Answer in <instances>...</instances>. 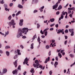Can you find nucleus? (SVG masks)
I'll return each instance as SVG.
<instances>
[{
	"instance_id": "nucleus-8",
	"label": "nucleus",
	"mask_w": 75,
	"mask_h": 75,
	"mask_svg": "<svg viewBox=\"0 0 75 75\" xmlns=\"http://www.w3.org/2000/svg\"><path fill=\"white\" fill-rule=\"evenodd\" d=\"M37 37V36H36V34H35V35L33 36L32 39H31V41L32 40V41H31V42H33L34 40H35V38Z\"/></svg>"
},
{
	"instance_id": "nucleus-52",
	"label": "nucleus",
	"mask_w": 75,
	"mask_h": 75,
	"mask_svg": "<svg viewBox=\"0 0 75 75\" xmlns=\"http://www.w3.org/2000/svg\"><path fill=\"white\" fill-rule=\"evenodd\" d=\"M68 15V13H67L66 14V15L65 16V18H67V16Z\"/></svg>"
},
{
	"instance_id": "nucleus-33",
	"label": "nucleus",
	"mask_w": 75,
	"mask_h": 75,
	"mask_svg": "<svg viewBox=\"0 0 75 75\" xmlns=\"http://www.w3.org/2000/svg\"><path fill=\"white\" fill-rule=\"evenodd\" d=\"M64 33H68V29H66L64 31Z\"/></svg>"
},
{
	"instance_id": "nucleus-18",
	"label": "nucleus",
	"mask_w": 75,
	"mask_h": 75,
	"mask_svg": "<svg viewBox=\"0 0 75 75\" xmlns=\"http://www.w3.org/2000/svg\"><path fill=\"white\" fill-rule=\"evenodd\" d=\"M62 6L61 5H59V6L58 8V10H61V9H62Z\"/></svg>"
},
{
	"instance_id": "nucleus-10",
	"label": "nucleus",
	"mask_w": 75,
	"mask_h": 75,
	"mask_svg": "<svg viewBox=\"0 0 75 75\" xmlns=\"http://www.w3.org/2000/svg\"><path fill=\"white\" fill-rule=\"evenodd\" d=\"M17 60H16L15 62H13V64L14 66H15V67L16 68L17 67Z\"/></svg>"
},
{
	"instance_id": "nucleus-62",
	"label": "nucleus",
	"mask_w": 75,
	"mask_h": 75,
	"mask_svg": "<svg viewBox=\"0 0 75 75\" xmlns=\"http://www.w3.org/2000/svg\"><path fill=\"white\" fill-rule=\"evenodd\" d=\"M71 11H69V12H68V13L69 14H71Z\"/></svg>"
},
{
	"instance_id": "nucleus-38",
	"label": "nucleus",
	"mask_w": 75,
	"mask_h": 75,
	"mask_svg": "<svg viewBox=\"0 0 75 75\" xmlns=\"http://www.w3.org/2000/svg\"><path fill=\"white\" fill-rule=\"evenodd\" d=\"M52 71H50L49 72V74L50 75H51L52 74Z\"/></svg>"
},
{
	"instance_id": "nucleus-11",
	"label": "nucleus",
	"mask_w": 75,
	"mask_h": 75,
	"mask_svg": "<svg viewBox=\"0 0 75 75\" xmlns=\"http://www.w3.org/2000/svg\"><path fill=\"white\" fill-rule=\"evenodd\" d=\"M60 33H62V30L61 29L58 30L57 32V34H60Z\"/></svg>"
},
{
	"instance_id": "nucleus-53",
	"label": "nucleus",
	"mask_w": 75,
	"mask_h": 75,
	"mask_svg": "<svg viewBox=\"0 0 75 75\" xmlns=\"http://www.w3.org/2000/svg\"><path fill=\"white\" fill-rule=\"evenodd\" d=\"M0 54H3V52L2 50H0Z\"/></svg>"
},
{
	"instance_id": "nucleus-30",
	"label": "nucleus",
	"mask_w": 75,
	"mask_h": 75,
	"mask_svg": "<svg viewBox=\"0 0 75 75\" xmlns=\"http://www.w3.org/2000/svg\"><path fill=\"white\" fill-rule=\"evenodd\" d=\"M48 59L47 58L46 59V60L45 61V63H47V62H48Z\"/></svg>"
},
{
	"instance_id": "nucleus-43",
	"label": "nucleus",
	"mask_w": 75,
	"mask_h": 75,
	"mask_svg": "<svg viewBox=\"0 0 75 75\" xmlns=\"http://www.w3.org/2000/svg\"><path fill=\"white\" fill-rule=\"evenodd\" d=\"M75 65V62L73 64H72L71 65V67H72V66H73V65Z\"/></svg>"
},
{
	"instance_id": "nucleus-23",
	"label": "nucleus",
	"mask_w": 75,
	"mask_h": 75,
	"mask_svg": "<svg viewBox=\"0 0 75 75\" xmlns=\"http://www.w3.org/2000/svg\"><path fill=\"white\" fill-rule=\"evenodd\" d=\"M9 34L8 31L7 32L5 33V35H4V37H6L7 35H8Z\"/></svg>"
},
{
	"instance_id": "nucleus-4",
	"label": "nucleus",
	"mask_w": 75,
	"mask_h": 75,
	"mask_svg": "<svg viewBox=\"0 0 75 75\" xmlns=\"http://www.w3.org/2000/svg\"><path fill=\"white\" fill-rule=\"evenodd\" d=\"M25 64H26V65L28 64V59L27 57H26L24 60V62H23V65H25Z\"/></svg>"
},
{
	"instance_id": "nucleus-47",
	"label": "nucleus",
	"mask_w": 75,
	"mask_h": 75,
	"mask_svg": "<svg viewBox=\"0 0 75 75\" xmlns=\"http://www.w3.org/2000/svg\"><path fill=\"white\" fill-rule=\"evenodd\" d=\"M37 12H38V11L37 10H35L34 11V13H37Z\"/></svg>"
},
{
	"instance_id": "nucleus-28",
	"label": "nucleus",
	"mask_w": 75,
	"mask_h": 75,
	"mask_svg": "<svg viewBox=\"0 0 75 75\" xmlns=\"http://www.w3.org/2000/svg\"><path fill=\"white\" fill-rule=\"evenodd\" d=\"M10 47L8 46H7L5 47V49H8V48H10Z\"/></svg>"
},
{
	"instance_id": "nucleus-6",
	"label": "nucleus",
	"mask_w": 75,
	"mask_h": 75,
	"mask_svg": "<svg viewBox=\"0 0 75 75\" xmlns=\"http://www.w3.org/2000/svg\"><path fill=\"white\" fill-rule=\"evenodd\" d=\"M23 21H24L23 19L20 20V22L19 23V25L20 26H22L23 25Z\"/></svg>"
},
{
	"instance_id": "nucleus-57",
	"label": "nucleus",
	"mask_w": 75,
	"mask_h": 75,
	"mask_svg": "<svg viewBox=\"0 0 75 75\" xmlns=\"http://www.w3.org/2000/svg\"><path fill=\"white\" fill-rule=\"evenodd\" d=\"M55 27L56 28H58V24L56 25Z\"/></svg>"
},
{
	"instance_id": "nucleus-59",
	"label": "nucleus",
	"mask_w": 75,
	"mask_h": 75,
	"mask_svg": "<svg viewBox=\"0 0 75 75\" xmlns=\"http://www.w3.org/2000/svg\"><path fill=\"white\" fill-rule=\"evenodd\" d=\"M55 59H56V61H58V57H56V58H55Z\"/></svg>"
},
{
	"instance_id": "nucleus-25",
	"label": "nucleus",
	"mask_w": 75,
	"mask_h": 75,
	"mask_svg": "<svg viewBox=\"0 0 75 75\" xmlns=\"http://www.w3.org/2000/svg\"><path fill=\"white\" fill-rule=\"evenodd\" d=\"M3 1H4V0H2L1 1H0V3L2 4H4V2Z\"/></svg>"
},
{
	"instance_id": "nucleus-16",
	"label": "nucleus",
	"mask_w": 75,
	"mask_h": 75,
	"mask_svg": "<svg viewBox=\"0 0 75 75\" xmlns=\"http://www.w3.org/2000/svg\"><path fill=\"white\" fill-rule=\"evenodd\" d=\"M31 47H30V48L31 49H33L34 48V43H32L31 45Z\"/></svg>"
},
{
	"instance_id": "nucleus-61",
	"label": "nucleus",
	"mask_w": 75,
	"mask_h": 75,
	"mask_svg": "<svg viewBox=\"0 0 75 75\" xmlns=\"http://www.w3.org/2000/svg\"><path fill=\"white\" fill-rule=\"evenodd\" d=\"M17 55H16L14 57V59H16L17 58Z\"/></svg>"
},
{
	"instance_id": "nucleus-60",
	"label": "nucleus",
	"mask_w": 75,
	"mask_h": 75,
	"mask_svg": "<svg viewBox=\"0 0 75 75\" xmlns=\"http://www.w3.org/2000/svg\"><path fill=\"white\" fill-rule=\"evenodd\" d=\"M62 34H64V29H62Z\"/></svg>"
},
{
	"instance_id": "nucleus-37",
	"label": "nucleus",
	"mask_w": 75,
	"mask_h": 75,
	"mask_svg": "<svg viewBox=\"0 0 75 75\" xmlns=\"http://www.w3.org/2000/svg\"><path fill=\"white\" fill-rule=\"evenodd\" d=\"M54 25H55V23H53V24L50 25V26L51 27H53V26H54Z\"/></svg>"
},
{
	"instance_id": "nucleus-45",
	"label": "nucleus",
	"mask_w": 75,
	"mask_h": 75,
	"mask_svg": "<svg viewBox=\"0 0 75 75\" xmlns=\"http://www.w3.org/2000/svg\"><path fill=\"white\" fill-rule=\"evenodd\" d=\"M50 47H54V45H53L52 44V43H51L50 44Z\"/></svg>"
},
{
	"instance_id": "nucleus-56",
	"label": "nucleus",
	"mask_w": 75,
	"mask_h": 75,
	"mask_svg": "<svg viewBox=\"0 0 75 75\" xmlns=\"http://www.w3.org/2000/svg\"><path fill=\"white\" fill-rule=\"evenodd\" d=\"M69 16L71 17V18H72V14H70L69 15Z\"/></svg>"
},
{
	"instance_id": "nucleus-44",
	"label": "nucleus",
	"mask_w": 75,
	"mask_h": 75,
	"mask_svg": "<svg viewBox=\"0 0 75 75\" xmlns=\"http://www.w3.org/2000/svg\"><path fill=\"white\" fill-rule=\"evenodd\" d=\"M5 10H6V11H9V10L8 9H7V8H5Z\"/></svg>"
},
{
	"instance_id": "nucleus-39",
	"label": "nucleus",
	"mask_w": 75,
	"mask_h": 75,
	"mask_svg": "<svg viewBox=\"0 0 75 75\" xmlns=\"http://www.w3.org/2000/svg\"><path fill=\"white\" fill-rule=\"evenodd\" d=\"M47 33H48L47 31L45 32V36H47Z\"/></svg>"
},
{
	"instance_id": "nucleus-3",
	"label": "nucleus",
	"mask_w": 75,
	"mask_h": 75,
	"mask_svg": "<svg viewBox=\"0 0 75 75\" xmlns=\"http://www.w3.org/2000/svg\"><path fill=\"white\" fill-rule=\"evenodd\" d=\"M16 23H14V20L12 19L11 21V22H10L9 23V25H10V27H11V25H12L13 26V28H15V25H16Z\"/></svg>"
},
{
	"instance_id": "nucleus-21",
	"label": "nucleus",
	"mask_w": 75,
	"mask_h": 75,
	"mask_svg": "<svg viewBox=\"0 0 75 75\" xmlns=\"http://www.w3.org/2000/svg\"><path fill=\"white\" fill-rule=\"evenodd\" d=\"M58 55L59 57H60V58H61V57H62V55L61 54V53H59Z\"/></svg>"
},
{
	"instance_id": "nucleus-27",
	"label": "nucleus",
	"mask_w": 75,
	"mask_h": 75,
	"mask_svg": "<svg viewBox=\"0 0 75 75\" xmlns=\"http://www.w3.org/2000/svg\"><path fill=\"white\" fill-rule=\"evenodd\" d=\"M33 71H34V70L33 69V68L31 69L30 70V72L33 73Z\"/></svg>"
},
{
	"instance_id": "nucleus-9",
	"label": "nucleus",
	"mask_w": 75,
	"mask_h": 75,
	"mask_svg": "<svg viewBox=\"0 0 75 75\" xmlns=\"http://www.w3.org/2000/svg\"><path fill=\"white\" fill-rule=\"evenodd\" d=\"M68 10L69 11V10H73V11H74L75 10V8L74 7L72 8H68Z\"/></svg>"
},
{
	"instance_id": "nucleus-64",
	"label": "nucleus",
	"mask_w": 75,
	"mask_h": 75,
	"mask_svg": "<svg viewBox=\"0 0 75 75\" xmlns=\"http://www.w3.org/2000/svg\"><path fill=\"white\" fill-rule=\"evenodd\" d=\"M64 51V50H62L60 52L61 53H62V52H63Z\"/></svg>"
},
{
	"instance_id": "nucleus-26",
	"label": "nucleus",
	"mask_w": 75,
	"mask_h": 75,
	"mask_svg": "<svg viewBox=\"0 0 75 75\" xmlns=\"http://www.w3.org/2000/svg\"><path fill=\"white\" fill-rule=\"evenodd\" d=\"M71 36H74V32H71Z\"/></svg>"
},
{
	"instance_id": "nucleus-22",
	"label": "nucleus",
	"mask_w": 75,
	"mask_h": 75,
	"mask_svg": "<svg viewBox=\"0 0 75 75\" xmlns=\"http://www.w3.org/2000/svg\"><path fill=\"white\" fill-rule=\"evenodd\" d=\"M69 56L70 57H71V58H73L74 57V54H70Z\"/></svg>"
},
{
	"instance_id": "nucleus-7",
	"label": "nucleus",
	"mask_w": 75,
	"mask_h": 75,
	"mask_svg": "<svg viewBox=\"0 0 75 75\" xmlns=\"http://www.w3.org/2000/svg\"><path fill=\"white\" fill-rule=\"evenodd\" d=\"M17 71H18V70L15 69L12 71V73L13 74H16V75H17Z\"/></svg>"
},
{
	"instance_id": "nucleus-1",
	"label": "nucleus",
	"mask_w": 75,
	"mask_h": 75,
	"mask_svg": "<svg viewBox=\"0 0 75 75\" xmlns=\"http://www.w3.org/2000/svg\"><path fill=\"white\" fill-rule=\"evenodd\" d=\"M27 32H28V30L27 28H23L22 29H19L17 35V38H19L21 36L23 37V35H22L23 33H24V35H26Z\"/></svg>"
},
{
	"instance_id": "nucleus-19",
	"label": "nucleus",
	"mask_w": 75,
	"mask_h": 75,
	"mask_svg": "<svg viewBox=\"0 0 75 75\" xmlns=\"http://www.w3.org/2000/svg\"><path fill=\"white\" fill-rule=\"evenodd\" d=\"M69 31L70 32L72 33V32H74V29H69Z\"/></svg>"
},
{
	"instance_id": "nucleus-34",
	"label": "nucleus",
	"mask_w": 75,
	"mask_h": 75,
	"mask_svg": "<svg viewBox=\"0 0 75 75\" xmlns=\"http://www.w3.org/2000/svg\"><path fill=\"white\" fill-rule=\"evenodd\" d=\"M59 13H60L59 11H58L56 12V14L57 15H59Z\"/></svg>"
},
{
	"instance_id": "nucleus-48",
	"label": "nucleus",
	"mask_w": 75,
	"mask_h": 75,
	"mask_svg": "<svg viewBox=\"0 0 75 75\" xmlns=\"http://www.w3.org/2000/svg\"><path fill=\"white\" fill-rule=\"evenodd\" d=\"M38 0H33V1H34L35 3H37L38 2Z\"/></svg>"
},
{
	"instance_id": "nucleus-14",
	"label": "nucleus",
	"mask_w": 75,
	"mask_h": 75,
	"mask_svg": "<svg viewBox=\"0 0 75 75\" xmlns=\"http://www.w3.org/2000/svg\"><path fill=\"white\" fill-rule=\"evenodd\" d=\"M50 22H54L55 21V19L54 18H52L50 19Z\"/></svg>"
},
{
	"instance_id": "nucleus-36",
	"label": "nucleus",
	"mask_w": 75,
	"mask_h": 75,
	"mask_svg": "<svg viewBox=\"0 0 75 75\" xmlns=\"http://www.w3.org/2000/svg\"><path fill=\"white\" fill-rule=\"evenodd\" d=\"M4 7L6 8H7V5L6 4H4Z\"/></svg>"
},
{
	"instance_id": "nucleus-2",
	"label": "nucleus",
	"mask_w": 75,
	"mask_h": 75,
	"mask_svg": "<svg viewBox=\"0 0 75 75\" xmlns=\"http://www.w3.org/2000/svg\"><path fill=\"white\" fill-rule=\"evenodd\" d=\"M33 65L35 68H36V67L37 68H40L41 69L42 68V66L40 65L39 63H38V60H36L35 61V63L33 64Z\"/></svg>"
},
{
	"instance_id": "nucleus-31",
	"label": "nucleus",
	"mask_w": 75,
	"mask_h": 75,
	"mask_svg": "<svg viewBox=\"0 0 75 75\" xmlns=\"http://www.w3.org/2000/svg\"><path fill=\"white\" fill-rule=\"evenodd\" d=\"M38 41V42H40V37H38V39H37Z\"/></svg>"
},
{
	"instance_id": "nucleus-29",
	"label": "nucleus",
	"mask_w": 75,
	"mask_h": 75,
	"mask_svg": "<svg viewBox=\"0 0 75 75\" xmlns=\"http://www.w3.org/2000/svg\"><path fill=\"white\" fill-rule=\"evenodd\" d=\"M20 67H21V66L19 65L18 68V70L19 69H20V70H21V68Z\"/></svg>"
},
{
	"instance_id": "nucleus-35",
	"label": "nucleus",
	"mask_w": 75,
	"mask_h": 75,
	"mask_svg": "<svg viewBox=\"0 0 75 75\" xmlns=\"http://www.w3.org/2000/svg\"><path fill=\"white\" fill-rule=\"evenodd\" d=\"M50 48V46H49L48 45H47L46 46V48L47 49H48V48Z\"/></svg>"
},
{
	"instance_id": "nucleus-49",
	"label": "nucleus",
	"mask_w": 75,
	"mask_h": 75,
	"mask_svg": "<svg viewBox=\"0 0 75 75\" xmlns=\"http://www.w3.org/2000/svg\"><path fill=\"white\" fill-rule=\"evenodd\" d=\"M53 30H54V28H51L50 29V31H53Z\"/></svg>"
},
{
	"instance_id": "nucleus-12",
	"label": "nucleus",
	"mask_w": 75,
	"mask_h": 75,
	"mask_svg": "<svg viewBox=\"0 0 75 75\" xmlns=\"http://www.w3.org/2000/svg\"><path fill=\"white\" fill-rule=\"evenodd\" d=\"M18 8H23V6L19 4L18 6Z\"/></svg>"
},
{
	"instance_id": "nucleus-41",
	"label": "nucleus",
	"mask_w": 75,
	"mask_h": 75,
	"mask_svg": "<svg viewBox=\"0 0 75 75\" xmlns=\"http://www.w3.org/2000/svg\"><path fill=\"white\" fill-rule=\"evenodd\" d=\"M61 19H63V18H64V16H63V15H62V14L61 15V17L60 18Z\"/></svg>"
},
{
	"instance_id": "nucleus-51",
	"label": "nucleus",
	"mask_w": 75,
	"mask_h": 75,
	"mask_svg": "<svg viewBox=\"0 0 75 75\" xmlns=\"http://www.w3.org/2000/svg\"><path fill=\"white\" fill-rule=\"evenodd\" d=\"M64 37H65V40H67V39L68 38V36H67L65 35Z\"/></svg>"
},
{
	"instance_id": "nucleus-15",
	"label": "nucleus",
	"mask_w": 75,
	"mask_h": 75,
	"mask_svg": "<svg viewBox=\"0 0 75 75\" xmlns=\"http://www.w3.org/2000/svg\"><path fill=\"white\" fill-rule=\"evenodd\" d=\"M17 51L18 52V54L19 55H21V53L20 52V50H17Z\"/></svg>"
},
{
	"instance_id": "nucleus-24",
	"label": "nucleus",
	"mask_w": 75,
	"mask_h": 75,
	"mask_svg": "<svg viewBox=\"0 0 75 75\" xmlns=\"http://www.w3.org/2000/svg\"><path fill=\"white\" fill-rule=\"evenodd\" d=\"M8 19L9 20H11V15L9 16L8 17Z\"/></svg>"
},
{
	"instance_id": "nucleus-50",
	"label": "nucleus",
	"mask_w": 75,
	"mask_h": 75,
	"mask_svg": "<svg viewBox=\"0 0 75 75\" xmlns=\"http://www.w3.org/2000/svg\"><path fill=\"white\" fill-rule=\"evenodd\" d=\"M40 33H41L42 34H44V33L42 32V30H41L40 32Z\"/></svg>"
},
{
	"instance_id": "nucleus-46",
	"label": "nucleus",
	"mask_w": 75,
	"mask_h": 75,
	"mask_svg": "<svg viewBox=\"0 0 75 75\" xmlns=\"http://www.w3.org/2000/svg\"><path fill=\"white\" fill-rule=\"evenodd\" d=\"M67 41H68L67 40H66V41H65L64 42V44H65V45H66L67 44Z\"/></svg>"
},
{
	"instance_id": "nucleus-32",
	"label": "nucleus",
	"mask_w": 75,
	"mask_h": 75,
	"mask_svg": "<svg viewBox=\"0 0 75 75\" xmlns=\"http://www.w3.org/2000/svg\"><path fill=\"white\" fill-rule=\"evenodd\" d=\"M37 28H40V24H39L38 23L37 24Z\"/></svg>"
},
{
	"instance_id": "nucleus-58",
	"label": "nucleus",
	"mask_w": 75,
	"mask_h": 75,
	"mask_svg": "<svg viewBox=\"0 0 75 75\" xmlns=\"http://www.w3.org/2000/svg\"><path fill=\"white\" fill-rule=\"evenodd\" d=\"M58 63H57V62H55V64H54L55 65H58Z\"/></svg>"
},
{
	"instance_id": "nucleus-17",
	"label": "nucleus",
	"mask_w": 75,
	"mask_h": 75,
	"mask_svg": "<svg viewBox=\"0 0 75 75\" xmlns=\"http://www.w3.org/2000/svg\"><path fill=\"white\" fill-rule=\"evenodd\" d=\"M7 69H3V72L4 73H6L7 72Z\"/></svg>"
},
{
	"instance_id": "nucleus-20",
	"label": "nucleus",
	"mask_w": 75,
	"mask_h": 75,
	"mask_svg": "<svg viewBox=\"0 0 75 75\" xmlns=\"http://www.w3.org/2000/svg\"><path fill=\"white\" fill-rule=\"evenodd\" d=\"M6 54L7 55V56H9V55H10V53L9 52H8V51H6Z\"/></svg>"
},
{
	"instance_id": "nucleus-40",
	"label": "nucleus",
	"mask_w": 75,
	"mask_h": 75,
	"mask_svg": "<svg viewBox=\"0 0 75 75\" xmlns=\"http://www.w3.org/2000/svg\"><path fill=\"white\" fill-rule=\"evenodd\" d=\"M48 55L49 56H50L51 55V51H50V52L48 53Z\"/></svg>"
},
{
	"instance_id": "nucleus-13",
	"label": "nucleus",
	"mask_w": 75,
	"mask_h": 75,
	"mask_svg": "<svg viewBox=\"0 0 75 75\" xmlns=\"http://www.w3.org/2000/svg\"><path fill=\"white\" fill-rule=\"evenodd\" d=\"M65 11H63L62 13V15H65V14H67V13H68L67 12H65Z\"/></svg>"
},
{
	"instance_id": "nucleus-42",
	"label": "nucleus",
	"mask_w": 75,
	"mask_h": 75,
	"mask_svg": "<svg viewBox=\"0 0 75 75\" xmlns=\"http://www.w3.org/2000/svg\"><path fill=\"white\" fill-rule=\"evenodd\" d=\"M13 4L11 3L10 4V7H12V6H13Z\"/></svg>"
},
{
	"instance_id": "nucleus-54",
	"label": "nucleus",
	"mask_w": 75,
	"mask_h": 75,
	"mask_svg": "<svg viewBox=\"0 0 75 75\" xmlns=\"http://www.w3.org/2000/svg\"><path fill=\"white\" fill-rule=\"evenodd\" d=\"M49 29L48 28L44 30V31L45 32V31H47V30H49Z\"/></svg>"
},
{
	"instance_id": "nucleus-5",
	"label": "nucleus",
	"mask_w": 75,
	"mask_h": 75,
	"mask_svg": "<svg viewBox=\"0 0 75 75\" xmlns=\"http://www.w3.org/2000/svg\"><path fill=\"white\" fill-rule=\"evenodd\" d=\"M58 2H57L56 3V4L53 6V9H55V8H57L58 7Z\"/></svg>"
},
{
	"instance_id": "nucleus-55",
	"label": "nucleus",
	"mask_w": 75,
	"mask_h": 75,
	"mask_svg": "<svg viewBox=\"0 0 75 75\" xmlns=\"http://www.w3.org/2000/svg\"><path fill=\"white\" fill-rule=\"evenodd\" d=\"M26 73H27V72H26V71H25V72L23 73V75H25V74H26Z\"/></svg>"
},
{
	"instance_id": "nucleus-63",
	"label": "nucleus",
	"mask_w": 75,
	"mask_h": 75,
	"mask_svg": "<svg viewBox=\"0 0 75 75\" xmlns=\"http://www.w3.org/2000/svg\"><path fill=\"white\" fill-rule=\"evenodd\" d=\"M23 38H26V36H24L22 37Z\"/></svg>"
}]
</instances>
